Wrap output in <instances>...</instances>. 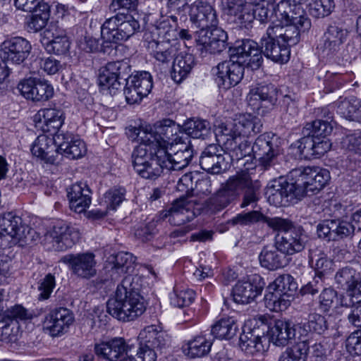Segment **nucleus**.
Returning <instances> with one entry per match:
<instances>
[{"mask_svg": "<svg viewBox=\"0 0 361 361\" xmlns=\"http://www.w3.org/2000/svg\"><path fill=\"white\" fill-rule=\"evenodd\" d=\"M0 235L8 236L19 243L26 244L39 238V233L12 212L6 213L0 217Z\"/></svg>", "mask_w": 361, "mask_h": 361, "instance_id": "6e6552de", "label": "nucleus"}, {"mask_svg": "<svg viewBox=\"0 0 361 361\" xmlns=\"http://www.w3.org/2000/svg\"><path fill=\"white\" fill-rule=\"evenodd\" d=\"M18 331L19 324L18 322H11L0 317V341H15Z\"/></svg>", "mask_w": 361, "mask_h": 361, "instance_id": "338daca9", "label": "nucleus"}, {"mask_svg": "<svg viewBox=\"0 0 361 361\" xmlns=\"http://www.w3.org/2000/svg\"><path fill=\"white\" fill-rule=\"evenodd\" d=\"M253 183L250 175L243 173L230 178L224 187L236 197L241 191H245Z\"/></svg>", "mask_w": 361, "mask_h": 361, "instance_id": "6e6d98bb", "label": "nucleus"}, {"mask_svg": "<svg viewBox=\"0 0 361 361\" xmlns=\"http://www.w3.org/2000/svg\"><path fill=\"white\" fill-rule=\"evenodd\" d=\"M61 261L78 278L89 279L97 274L95 255L92 252L68 254L61 257Z\"/></svg>", "mask_w": 361, "mask_h": 361, "instance_id": "dca6fc26", "label": "nucleus"}, {"mask_svg": "<svg viewBox=\"0 0 361 361\" xmlns=\"http://www.w3.org/2000/svg\"><path fill=\"white\" fill-rule=\"evenodd\" d=\"M139 142L132 154L133 169L140 177L155 180L166 169L163 159L165 156L164 149H157L153 145Z\"/></svg>", "mask_w": 361, "mask_h": 361, "instance_id": "39448f33", "label": "nucleus"}, {"mask_svg": "<svg viewBox=\"0 0 361 361\" xmlns=\"http://www.w3.org/2000/svg\"><path fill=\"white\" fill-rule=\"evenodd\" d=\"M301 4H291L290 0L280 1L278 4L280 23L298 25L303 32L308 30L311 27V22Z\"/></svg>", "mask_w": 361, "mask_h": 361, "instance_id": "393cba45", "label": "nucleus"}, {"mask_svg": "<svg viewBox=\"0 0 361 361\" xmlns=\"http://www.w3.org/2000/svg\"><path fill=\"white\" fill-rule=\"evenodd\" d=\"M130 130L133 138L137 142L153 145L157 149H168L169 145L180 142L178 133L182 131V127L171 119H164L157 123L154 130L150 126H146L133 127Z\"/></svg>", "mask_w": 361, "mask_h": 361, "instance_id": "20e7f679", "label": "nucleus"}, {"mask_svg": "<svg viewBox=\"0 0 361 361\" xmlns=\"http://www.w3.org/2000/svg\"><path fill=\"white\" fill-rule=\"evenodd\" d=\"M259 260L261 266L269 270H276L285 267L288 260L286 255L275 247H264L259 255Z\"/></svg>", "mask_w": 361, "mask_h": 361, "instance_id": "a19ab883", "label": "nucleus"}, {"mask_svg": "<svg viewBox=\"0 0 361 361\" xmlns=\"http://www.w3.org/2000/svg\"><path fill=\"white\" fill-rule=\"evenodd\" d=\"M262 331L260 329L245 328L240 336V347L246 354L256 355L264 353L268 348L267 338L264 336L266 325H262Z\"/></svg>", "mask_w": 361, "mask_h": 361, "instance_id": "5701e85b", "label": "nucleus"}, {"mask_svg": "<svg viewBox=\"0 0 361 361\" xmlns=\"http://www.w3.org/2000/svg\"><path fill=\"white\" fill-rule=\"evenodd\" d=\"M56 142L59 147V157L61 154L70 159H76L86 152L85 142L71 133H57Z\"/></svg>", "mask_w": 361, "mask_h": 361, "instance_id": "c756f323", "label": "nucleus"}, {"mask_svg": "<svg viewBox=\"0 0 361 361\" xmlns=\"http://www.w3.org/2000/svg\"><path fill=\"white\" fill-rule=\"evenodd\" d=\"M238 326L231 317H225L216 321L212 326L211 334L216 338L231 339L237 333Z\"/></svg>", "mask_w": 361, "mask_h": 361, "instance_id": "49530a36", "label": "nucleus"}, {"mask_svg": "<svg viewBox=\"0 0 361 361\" xmlns=\"http://www.w3.org/2000/svg\"><path fill=\"white\" fill-rule=\"evenodd\" d=\"M333 130V123L330 121L316 119L307 123L303 128V135H311L313 137L326 138Z\"/></svg>", "mask_w": 361, "mask_h": 361, "instance_id": "603ef678", "label": "nucleus"}, {"mask_svg": "<svg viewBox=\"0 0 361 361\" xmlns=\"http://www.w3.org/2000/svg\"><path fill=\"white\" fill-rule=\"evenodd\" d=\"M224 11L228 16V20L238 27L249 29L255 20V5L243 3L241 1H229L224 4Z\"/></svg>", "mask_w": 361, "mask_h": 361, "instance_id": "aec40b11", "label": "nucleus"}, {"mask_svg": "<svg viewBox=\"0 0 361 361\" xmlns=\"http://www.w3.org/2000/svg\"><path fill=\"white\" fill-rule=\"evenodd\" d=\"M262 124L259 118L251 114L242 115L235 120L231 128V135L242 138L255 135L261 131Z\"/></svg>", "mask_w": 361, "mask_h": 361, "instance_id": "f704fd0d", "label": "nucleus"}, {"mask_svg": "<svg viewBox=\"0 0 361 361\" xmlns=\"http://www.w3.org/2000/svg\"><path fill=\"white\" fill-rule=\"evenodd\" d=\"M212 344V339L207 338L205 335H199L185 344L183 351L190 358L202 357L210 352Z\"/></svg>", "mask_w": 361, "mask_h": 361, "instance_id": "79ce46f5", "label": "nucleus"}, {"mask_svg": "<svg viewBox=\"0 0 361 361\" xmlns=\"http://www.w3.org/2000/svg\"><path fill=\"white\" fill-rule=\"evenodd\" d=\"M136 257L130 252H121L114 257V266L112 267V271L117 273L128 274L131 276L135 267Z\"/></svg>", "mask_w": 361, "mask_h": 361, "instance_id": "5fc2aeb1", "label": "nucleus"}, {"mask_svg": "<svg viewBox=\"0 0 361 361\" xmlns=\"http://www.w3.org/2000/svg\"><path fill=\"white\" fill-rule=\"evenodd\" d=\"M348 31L338 25H329L324 32L317 49L323 56H331L338 53L346 40Z\"/></svg>", "mask_w": 361, "mask_h": 361, "instance_id": "a878e982", "label": "nucleus"}, {"mask_svg": "<svg viewBox=\"0 0 361 361\" xmlns=\"http://www.w3.org/2000/svg\"><path fill=\"white\" fill-rule=\"evenodd\" d=\"M265 285L260 276L254 275L246 281H239L233 288V300L239 304H247L262 293Z\"/></svg>", "mask_w": 361, "mask_h": 361, "instance_id": "4be33fe9", "label": "nucleus"}, {"mask_svg": "<svg viewBox=\"0 0 361 361\" xmlns=\"http://www.w3.org/2000/svg\"><path fill=\"white\" fill-rule=\"evenodd\" d=\"M306 331L318 334H324L329 329L326 317L319 313H311L308 315L307 322L303 324Z\"/></svg>", "mask_w": 361, "mask_h": 361, "instance_id": "4d7b16f0", "label": "nucleus"}, {"mask_svg": "<svg viewBox=\"0 0 361 361\" xmlns=\"http://www.w3.org/2000/svg\"><path fill=\"white\" fill-rule=\"evenodd\" d=\"M346 290V296L341 301L342 305L361 304V278Z\"/></svg>", "mask_w": 361, "mask_h": 361, "instance_id": "774afa93", "label": "nucleus"}, {"mask_svg": "<svg viewBox=\"0 0 361 361\" xmlns=\"http://www.w3.org/2000/svg\"><path fill=\"white\" fill-rule=\"evenodd\" d=\"M297 326L290 320L278 319L268 328L269 341L276 346L288 345L295 339Z\"/></svg>", "mask_w": 361, "mask_h": 361, "instance_id": "cd10ccee", "label": "nucleus"}, {"mask_svg": "<svg viewBox=\"0 0 361 361\" xmlns=\"http://www.w3.org/2000/svg\"><path fill=\"white\" fill-rule=\"evenodd\" d=\"M141 25L133 16L120 15L108 18L101 27V35L106 41L118 43L140 32Z\"/></svg>", "mask_w": 361, "mask_h": 361, "instance_id": "423d86ee", "label": "nucleus"}, {"mask_svg": "<svg viewBox=\"0 0 361 361\" xmlns=\"http://www.w3.org/2000/svg\"><path fill=\"white\" fill-rule=\"evenodd\" d=\"M300 32L303 31L298 25L278 23L275 26L268 27L266 35L276 37L289 48L299 42Z\"/></svg>", "mask_w": 361, "mask_h": 361, "instance_id": "72a5a7b5", "label": "nucleus"}, {"mask_svg": "<svg viewBox=\"0 0 361 361\" xmlns=\"http://www.w3.org/2000/svg\"><path fill=\"white\" fill-rule=\"evenodd\" d=\"M195 295V292L191 289L174 288L170 296L171 304L179 308L188 306L193 302Z\"/></svg>", "mask_w": 361, "mask_h": 361, "instance_id": "052dcab7", "label": "nucleus"}, {"mask_svg": "<svg viewBox=\"0 0 361 361\" xmlns=\"http://www.w3.org/2000/svg\"><path fill=\"white\" fill-rule=\"evenodd\" d=\"M164 166L167 170L180 171L188 166L193 157V149L190 146L179 149L173 154L169 153L168 149H163Z\"/></svg>", "mask_w": 361, "mask_h": 361, "instance_id": "58836bf2", "label": "nucleus"}, {"mask_svg": "<svg viewBox=\"0 0 361 361\" xmlns=\"http://www.w3.org/2000/svg\"><path fill=\"white\" fill-rule=\"evenodd\" d=\"M200 166L212 174H219L229 168L230 164L224 156V149L219 145H207L200 157Z\"/></svg>", "mask_w": 361, "mask_h": 361, "instance_id": "a211bd4d", "label": "nucleus"}, {"mask_svg": "<svg viewBox=\"0 0 361 361\" xmlns=\"http://www.w3.org/2000/svg\"><path fill=\"white\" fill-rule=\"evenodd\" d=\"M75 320L73 312L66 307H57L45 315L43 329L52 337L66 333Z\"/></svg>", "mask_w": 361, "mask_h": 361, "instance_id": "f8f14e48", "label": "nucleus"}, {"mask_svg": "<svg viewBox=\"0 0 361 361\" xmlns=\"http://www.w3.org/2000/svg\"><path fill=\"white\" fill-rule=\"evenodd\" d=\"M230 59L219 63L213 71L215 82L219 88L228 90L238 84L244 75L245 66L257 69L262 57L259 45L252 39H244L230 49Z\"/></svg>", "mask_w": 361, "mask_h": 361, "instance_id": "f257e3e1", "label": "nucleus"}, {"mask_svg": "<svg viewBox=\"0 0 361 361\" xmlns=\"http://www.w3.org/2000/svg\"><path fill=\"white\" fill-rule=\"evenodd\" d=\"M193 54L186 52L177 53L173 63L171 78L177 83L186 78L195 66Z\"/></svg>", "mask_w": 361, "mask_h": 361, "instance_id": "4c0bfd02", "label": "nucleus"}, {"mask_svg": "<svg viewBox=\"0 0 361 361\" xmlns=\"http://www.w3.org/2000/svg\"><path fill=\"white\" fill-rule=\"evenodd\" d=\"M267 216L259 211L253 210L247 213L238 214L231 219L232 224L248 226L259 222L265 223Z\"/></svg>", "mask_w": 361, "mask_h": 361, "instance_id": "680f3d73", "label": "nucleus"}, {"mask_svg": "<svg viewBox=\"0 0 361 361\" xmlns=\"http://www.w3.org/2000/svg\"><path fill=\"white\" fill-rule=\"evenodd\" d=\"M146 18L147 21H150V25L155 28L157 35L163 38L161 40L171 42L177 38L178 26L176 16H161L159 20H154V16L150 14Z\"/></svg>", "mask_w": 361, "mask_h": 361, "instance_id": "e433bc0d", "label": "nucleus"}, {"mask_svg": "<svg viewBox=\"0 0 361 361\" xmlns=\"http://www.w3.org/2000/svg\"><path fill=\"white\" fill-rule=\"evenodd\" d=\"M133 276H126L118 285L114 298L106 302L107 312L118 320H134L145 310L143 298L133 286Z\"/></svg>", "mask_w": 361, "mask_h": 361, "instance_id": "7ed1b4c3", "label": "nucleus"}, {"mask_svg": "<svg viewBox=\"0 0 361 361\" xmlns=\"http://www.w3.org/2000/svg\"><path fill=\"white\" fill-rule=\"evenodd\" d=\"M131 67L127 61L109 62L99 69V85L103 90H106L110 94H115L121 88V79H128L129 85L135 87L141 94H148L153 87L152 77L149 72L140 71L129 75Z\"/></svg>", "mask_w": 361, "mask_h": 361, "instance_id": "f03ea898", "label": "nucleus"}, {"mask_svg": "<svg viewBox=\"0 0 361 361\" xmlns=\"http://www.w3.org/2000/svg\"><path fill=\"white\" fill-rule=\"evenodd\" d=\"M49 137L45 135H39L31 147L32 154L51 164H59L61 157H59V147L56 138V133Z\"/></svg>", "mask_w": 361, "mask_h": 361, "instance_id": "bb28decb", "label": "nucleus"}, {"mask_svg": "<svg viewBox=\"0 0 361 361\" xmlns=\"http://www.w3.org/2000/svg\"><path fill=\"white\" fill-rule=\"evenodd\" d=\"M44 35L47 42H44V45L48 53L56 55H66L68 54L71 42L65 30L55 25H51L45 30Z\"/></svg>", "mask_w": 361, "mask_h": 361, "instance_id": "7c9ffc66", "label": "nucleus"}, {"mask_svg": "<svg viewBox=\"0 0 361 361\" xmlns=\"http://www.w3.org/2000/svg\"><path fill=\"white\" fill-rule=\"evenodd\" d=\"M334 279L336 283L339 286L347 290L360 278L359 277V274L357 273L355 269L350 267H345L338 269Z\"/></svg>", "mask_w": 361, "mask_h": 361, "instance_id": "13d9d810", "label": "nucleus"}, {"mask_svg": "<svg viewBox=\"0 0 361 361\" xmlns=\"http://www.w3.org/2000/svg\"><path fill=\"white\" fill-rule=\"evenodd\" d=\"M269 289L279 290L283 294H288V292H293L297 289V283L294 279L289 274L279 276L272 283L269 285Z\"/></svg>", "mask_w": 361, "mask_h": 361, "instance_id": "e2e57ef3", "label": "nucleus"}, {"mask_svg": "<svg viewBox=\"0 0 361 361\" xmlns=\"http://www.w3.org/2000/svg\"><path fill=\"white\" fill-rule=\"evenodd\" d=\"M33 11L34 13L27 18L26 24L30 32H37L47 25L50 17V6L43 3Z\"/></svg>", "mask_w": 361, "mask_h": 361, "instance_id": "09e8293b", "label": "nucleus"}, {"mask_svg": "<svg viewBox=\"0 0 361 361\" xmlns=\"http://www.w3.org/2000/svg\"><path fill=\"white\" fill-rule=\"evenodd\" d=\"M177 10L178 14L182 10H188L190 21L193 26L200 28V31L216 27L219 23L216 11L210 3L206 1L195 0L191 4H184Z\"/></svg>", "mask_w": 361, "mask_h": 361, "instance_id": "1a4fd4ad", "label": "nucleus"}, {"mask_svg": "<svg viewBox=\"0 0 361 361\" xmlns=\"http://www.w3.org/2000/svg\"><path fill=\"white\" fill-rule=\"evenodd\" d=\"M37 116L42 120L46 128L44 130L51 132L53 135L61 133L59 129L64 122V114L60 109L47 108L38 111Z\"/></svg>", "mask_w": 361, "mask_h": 361, "instance_id": "c03bdc74", "label": "nucleus"}, {"mask_svg": "<svg viewBox=\"0 0 361 361\" xmlns=\"http://www.w3.org/2000/svg\"><path fill=\"white\" fill-rule=\"evenodd\" d=\"M18 89L25 98L35 102L47 101L54 94V88L47 81L36 78L23 80Z\"/></svg>", "mask_w": 361, "mask_h": 361, "instance_id": "412c9836", "label": "nucleus"}, {"mask_svg": "<svg viewBox=\"0 0 361 361\" xmlns=\"http://www.w3.org/2000/svg\"><path fill=\"white\" fill-rule=\"evenodd\" d=\"M126 192V189L122 187L114 188L106 192L104 197L106 203V209L115 210L125 200Z\"/></svg>", "mask_w": 361, "mask_h": 361, "instance_id": "69168bd1", "label": "nucleus"}, {"mask_svg": "<svg viewBox=\"0 0 361 361\" xmlns=\"http://www.w3.org/2000/svg\"><path fill=\"white\" fill-rule=\"evenodd\" d=\"M308 241V236L302 226H295L290 230L278 234L275 238V246L286 255H293L302 252Z\"/></svg>", "mask_w": 361, "mask_h": 361, "instance_id": "4468645a", "label": "nucleus"}, {"mask_svg": "<svg viewBox=\"0 0 361 361\" xmlns=\"http://www.w3.org/2000/svg\"><path fill=\"white\" fill-rule=\"evenodd\" d=\"M260 55L263 54L267 58L274 62L286 63L290 57V49L280 39L271 35L264 36L261 39Z\"/></svg>", "mask_w": 361, "mask_h": 361, "instance_id": "2f4dec72", "label": "nucleus"}, {"mask_svg": "<svg viewBox=\"0 0 361 361\" xmlns=\"http://www.w3.org/2000/svg\"><path fill=\"white\" fill-rule=\"evenodd\" d=\"M31 49V44L26 39L11 37L2 42L1 59L13 64H20L28 57Z\"/></svg>", "mask_w": 361, "mask_h": 361, "instance_id": "6ab92c4d", "label": "nucleus"}, {"mask_svg": "<svg viewBox=\"0 0 361 361\" xmlns=\"http://www.w3.org/2000/svg\"><path fill=\"white\" fill-rule=\"evenodd\" d=\"M267 195L271 204L279 207L302 198V190L298 189L295 180L290 177V181L281 179L275 180L267 189Z\"/></svg>", "mask_w": 361, "mask_h": 361, "instance_id": "9d476101", "label": "nucleus"}, {"mask_svg": "<svg viewBox=\"0 0 361 361\" xmlns=\"http://www.w3.org/2000/svg\"><path fill=\"white\" fill-rule=\"evenodd\" d=\"M289 177L295 180L298 189L302 190V197L317 193L330 180L328 170L310 166L293 169Z\"/></svg>", "mask_w": 361, "mask_h": 361, "instance_id": "0eeeda50", "label": "nucleus"}, {"mask_svg": "<svg viewBox=\"0 0 361 361\" xmlns=\"http://www.w3.org/2000/svg\"><path fill=\"white\" fill-rule=\"evenodd\" d=\"M91 190L83 182H78L67 188L70 208L76 213L85 212L91 204Z\"/></svg>", "mask_w": 361, "mask_h": 361, "instance_id": "473e14b6", "label": "nucleus"}, {"mask_svg": "<svg viewBox=\"0 0 361 361\" xmlns=\"http://www.w3.org/2000/svg\"><path fill=\"white\" fill-rule=\"evenodd\" d=\"M181 127L182 130L192 138L205 139L212 134L209 123L204 120L190 119Z\"/></svg>", "mask_w": 361, "mask_h": 361, "instance_id": "8fccbe9b", "label": "nucleus"}, {"mask_svg": "<svg viewBox=\"0 0 361 361\" xmlns=\"http://www.w3.org/2000/svg\"><path fill=\"white\" fill-rule=\"evenodd\" d=\"M278 142V137L274 134L267 133L260 135L251 147L253 157L264 168L270 166L279 154Z\"/></svg>", "mask_w": 361, "mask_h": 361, "instance_id": "2eb2a0df", "label": "nucleus"}, {"mask_svg": "<svg viewBox=\"0 0 361 361\" xmlns=\"http://www.w3.org/2000/svg\"><path fill=\"white\" fill-rule=\"evenodd\" d=\"M193 203L185 197L175 200L170 208L163 211V218H169L168 221L173 225L179 226L192 220L195 213L192 210Z\"/></svg>", "mask_w": 361, "mask_h": 361, "instance_id": "c85d7f7f", "label": "nucleus"}, {"mask_svg": "<svg viewBox=\"0 0 361 361\" xmlns=\"http://www.w3.org/2000/svg\"><path fill=\"white\" fill-rule=\"evenodd\" d=\"M148 49L155 60L162 64H168L178 53L176 45L169 40H152L148 43Z\"/></svg>", "mask_w": 361, "mask_h": 361, "instance_id": "ea45409f", "label": "nucleus"}, {"mask_svg": "<svg viewBox=\"0 0 361 361\" xmlns=\"http://www.w3.org/2000/svg\"><path fill=\"white\" fill-rule=\"evenodd\" d=\"M336 111L338 114L348 120L361 121V102L355 97H350L338 102Z\"/></svg>", "mask_w": 361, "mask_h": 361, "instance_id": "a18cd8bd", "label": "nucleus"}, {"mask_svg": "<svg viewBox=\"0 0 361 361\" xmlns=\"http://www.w3.org/2000/svg\"><path fill=\"white\" fill-rule=\"evenodd\" d=\"M278 13V5L275 6L269 3L255 5V20L262 24L270 23L269 27L275 26L280 23V15Z\"/></svg>", "mask_w": 361, "mask_h": 361, "instance_id": "de8ad7c7", "label": "nucleus"}, {"mask_svg": "<svg viewBox=\"0 0 361 361\" xmlns=\"http://www.w3.org/2000/svg\"><path fill=\"white\" fill-rule=\"evenodd\" d=\"M334 8V0H312L309 4V12L312 16L320 18L330 15Z\"/></svg>", "mask_w": 361, "mask_h": 361, "instance_id": "bf43d9fd", "label": "nucleus"}, {"mask_svg": "<svg viewBox=\"0 0 361 361\" xmlns=\"http://www.w3.org/2000/svg\"><path fill=\"white\" fill-rule=\"evenodd\" d=\"M131 347L122 337H114L106 341L95 343V355L106 361H118L130 351Z\"/></svg>", "mask_w": 361, "mask_h": 361, "instance_id": "b1692460", "label": "nucleus"}, {"mask_svg": "<svg viewBox=\"0 0 361 361\" xmlns=\"http://www.w3.org/2000/svg\"><path fill=\"white\" fill-rule=\"evenodd\" d=\"M138 338L142 342L156 350H161L166 347L169 341L166 334L159 331L154 325L148 326L142 330Z\"/></svg>", "mask_w": 361, "mask_h": 361, "instance_id": "37998d69", "label": "nucleus"}, {"mask_svg": "<svg viewBox=\"0 0 361 361\" xmlns=\"http://www.w3.org/2000/svg\"><path fill=\"white\" fill-rule=\"evenodd\" d=\"M80 238L79 232L64 222H57L46 235V239L55 251H63L72 247Z\"/></svg>", "mask_w": 361, "mask_h": 361, "instance_id": "f3484780", "label": "nucleus"}, {"mask_svg": "<svg viewBox=\"0 0 361 361\" xmlns=\"http://www.w3.org/2000/svg\"><path fill=\"white\" fill-rule=\"evenodd\" d=\"M289 294H283L276 290H270L269 286L267 288V293L264 296L265 305L270 310L279 312L286 310L290 305Z\"/></svg>", "mask_w": 361, "mask_h": 361, "instance_id": "3c124183", "label": "nucleus"}, {"mask_svg": "<svg viewBox=\"0 0 361 361\" xmlns=\"http://www.w3.org/2000/svg\"><path fill=\"white\" fill-rule=\"evenodd\" d=\"M210 28V30L199 31L196 39L199 46L198 50L202 56L207 53H221L228 46L227 33L217 25Z\"/></svg>", "mask_w": 361, "mask_h": 361, "instance_id": "ddd939ff", "label": "nucleus"}, {"mask_svg": "<svg viewBox=\"0 0 361 361\" xmlns=\"http://www.w3.org/2000/svg\"><path fill=\"white\" fill-rule=\"evenodd\" d=\"M221 133L218 135V140L222 143L224 152L228 155L231 161L238 162L245 157L250 158L251 146L247 140L231 135L228 126L222 128Z\"/></svg>", "mask_w": 361, "mask_h": 361, "instance_id": "9b49d317", "label": "nucleus"}, {"mask_svg": "<svg viewBox=\"0 0 361 361\" xmlns=\"http://www.w3.org/2000/svg\"><path fill=\"white\" fill-rule=\"evenodd\" d=\"M279 90L273 85H259L252 87L247 96L249 105L258 107L262 102L274 105L279 97Z\"/></svg>", "mask_w": 361, "mask_h": 361, "instance_id": "c9c22d12", "label": "nucleus"}, {"mask_svg": "<svg viewBox=\"0 0 361 361\" xmlns=\"http://www.w3.org/2000/svg\"><path fill=\"white\" fill-rule=\"evenodd\" d=\"M309 344L307 341L297 343L287 348L281 355L279 361H307Z\"/></svg>", "mask_w": 361, "mask_h": 361, "instance_id": "864d4df0", "label": "nucleus"}, {"mask_svg": "<svg viewBox=\"0 0 361 361\" xmlns=\"http://www.w3.org/2000/svg\"><path fill=\"white\" fill-rule=\"evenodd\" d=\"M334 231L333 235L334 241L350 238L355 233V225L350 222L342 219H334Z\"/></svg>", "mask_w": 361, "mask_h": 361, "instance_id": "0e129e2a", "label": "nucleus"}]
</instances>
